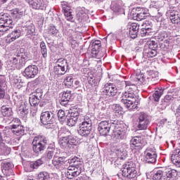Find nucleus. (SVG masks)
Instances as JSON below:
<instances>
[{
    "label": "nucleus",
    "instance_id": "1",
    "mask_svg": "<svg viewBox=\"0 0 180 180\" xmlns=\"http://www.w3.org/2000/svg\"><path fill=\"white\" fill-rule=\"evenodd\" d=\"M98 132L101 136H106L109 134L110 130L112 131V137L116 141L126 140V133L127 130L122 127V124H117V121L109 122V121H101L98 124Z\"/></svg>",
    "mask_w": 180,
    "mask_h": 180
},
{
    "label": "nucleus",
    "instance_id": "2",
    "mask_svg": "<svg viewBox=\"0 0 180 180\" xmlns=\"http://www.w3.org/2000/svg\"><path fill=\"white\" fill-rule=\"evenodd\" d=\"M126 91L122 94L120 102L123 103L129 110H134L139 104V98L134 94L137 91V86L131 82H124Z\"/></svg>",
    "mask_w": 180,
    "mask_h": 180
},
{
    "label": "nucleus",
    "instance_id": "3",
    "mask_svg": "<svg viewBox=\"0 0 180 180\" xmlns=\"http://www.w3.org/2000/svg\"><path fill=\"white\" fill-rule=\"evenodd\" d=\"M46 144H47V139L46 136H39L34 138L32 141V150L36 154H40L41 151L46 150Z\"/></svg>",
    "mask_w": 180,
    "mask_h": 180
},
{
    "label": "nucleus",
    "instance_id": "4",
    "mask_svg": "<svg viewBox=\"0 0 180 180\" xmlns=\"http://www.w3.org/2000/svg\"><path fill=\"white\" fill-rule=\"evenodd\" d=\"M12 18L8 14H0V32H12Z\"/></svg>",
    "mask_w": 180,
    "mask_h": 180
},
{
    "label": "nucleus",
    "instance_id": "5",
    "mask_svg": "<svg viewBox=\"0 0 180 180\" xmlns=\"http://www.w3.org/2000/svg\"><path fill=\"white\" fill-rule=\"evenodd\" d=\"M70 134V131L67 130L65 128H62L58 131V136L60 137L58 141V144L62 148H66V150H69L68 137Z\"/></svg>",
    "mask_w": 180,
    "mask_h": 180
},
{
    "label": "nucleus",
    "instance_id": "6",
    "mask_svg": "<svg viewBox=\"0 0 180 180\" xmlns=\"http://www.w3.org/2000/svg\"><path fill=\"white\" fill-rule=\"evenodd\" d=\"M173 25H180V14L176 8H170L166 13Z\"/></svg>",
    "mask_w": 180,
    "mask_h": 180
},
{
    "label": "nucleus",
    "instance_id": "7",
    "mask_svg": "<svg viewBox=\"0 0 180 180\" xmlns=\"http://www.w3.org/2000/svg\"><path fill=\"white\" fill-rule=\"evenodd\" d=\"M56 115L51 111H45L41 114L40 120L42 124H53L56 119Z\"/></svg>",
    "mask_w": 180,
    "mask_h": 180
},
{
    "label": "nucleus",
    "instance_id": "8",
    "mask_svg": "<svg viewBox=\"0 0 180 180\" xmlns=\"http://www.w3.org/2000/svg\"><path fill=\"white\" fill-rule=\"evenodd\" d=\"M11 61L17 70H20V68L25 67L26 65V58L23 57V54L22 53L14 56Z\"/></svg>",
    "mask_w": 180,
    "mask_h": 180
},
{
    "label": "nucleus",
    "instance_id": "9",
    "mask_svg": "<svg viewBox=\"0 0 180 180\" xmlns=\"http://www.w3.org/2000/svg\"><path fill=\"white\" fill-rule=\"evenodd\" d=\"M143 161L148 164H154L157 161V153L152 148H148L144 152Z\"/></svg>",
    "mask_w": 180,
    "mask_h": 180
},
{
    "label": "nucleus",
    "instance_id": "10",
    "mask_svg": "<svg viewBox=\"0 0 180 180\" xmlns=\"http://www.w3.org/2000/svg\"><path fill=\"white\" fill-rule=\"evenodd\" d=\"M103 94L107 96H116L117 87L112 83H107L103 88Z\"/></svg>",
    "mask_w": 180,
    "mask_h": 180
},
{
    "label": "nucleus",
    "instance_id": "11",
    "mask_svg": "<svg viewBox=\"0 0 180 180\" xmlns=\"http://www.w3.org/2000/svg\"><path fill=\"white\" fill-rule=\"evenodd\" d=\"M79 117V112L78 110H73L70 115L67 117L66 120L65 121L66 124L70 127H72L75 124H77V122H78V118Z\"/></svg>",
    "mask_w": 180,
    "mask_h": 180
},
{
    "label": "nucleus",
    "instance_id": "12",
    "mask_svg": "<svg viewBox=\"0 0 180 180\" xmlns=\"http://www.w3.org/2000/svg\"><path fill=\"white\" fill-rule=\"evenodd\" d=\"M82 171V169L80 167H75L72 165L68 167L67 172H65V175L68 179H72V178L78 176Z\"/></svg>",
    "mask_w": 180,
    "mask_h": 180
},
{
    "label": "nucleus",
    "instance_id": "13",
    "mask_svg": "<svg viewBox=\"0 0 180 180\" xmlns=\"http://www.w3.org/2000/svg\"><path fill=\"white\" fill-rule=\"evenodd\" d=\"M39 73V68L36 65H29L24 72L23 75L25 78H34Z\"/></svg>",
    "mask_w": 180,
    "mask_h": 180
},
{
    "label": "nucleus",
    "instance_id": "14",
    "mask_svg": "<svg viewBox=\"0 0 180 180\" xmlns=\"http://www.w3.org/2000/svg\"><path fill=\"white\" fill-rule=\"evenodd\" d=\"M122 175L125 178H134L136 176V169L130 167V165L126 164L122 170Z\"/></svg>",
    "mask_w": 180,
    "mask_h": 180
},
{
    "label": "nucleus",
    "instance_id": "15",
    "mask_svg": "<svg viewBox=\"0 0 180 180\" xmlns=\"http://www.w3.org/2000/svg\"><path fill=\"white\" fill-rule=\"evenodd\" d=\"M131 150H139L143 145V138L141 136H134L129 141Z\"/></svg>",
    "mask_w": 180,
    "mask_h": 180
},
{
    "label": "nucleus",
    "instance_id": "16",
    "mask_svg": "<svg viewBox=\"0 0 180 180\" xmlns=\"http://www.w3.org/2000/svg\"><path fill=\"white\" fill-rule=\"evenodd\" d=\"M20 34H22L19 28H17L12 31L10 34L7 35L6 37V43H12L15 41L17 39H19L20 37Z\"/></svg>",
    "mask_w": 180,
    "mask_h": 180
},
{
    "label": "nucleus",
    "instance_id": "17",
    "mask_svg": "<svg viewBox=\"0 0 180 180\" xmlns=\"http://www.w3.org/2000/svg\"><path fill=\"white\" fill-rule=\"evenodd\" d=\"M65 157H59L58 158H54L52 160V164L58 169H61L65 165Z\"/></svg>",
    "mask_w": 180,
    "mask_h": 180
},
{
    "label": "nucleus",
    "instance_id": "18",
    "mask_svg": "<svg viewBox=\"0 0 180 180\" xmlns=\"http://www.w3.org/2000/svg\"><path fill=\"white\" fill-rule=\"evenodd\" d=\"M159 73L158 71L150 70L148 72L146 79L149 84H154L158 81Z\"/></svg>",
    "mask_w": 180,
    "mask_h": 180
},
{
    "label": "nucleus",
    "instance_id": "19",
    "mask_svg": "<svg viewBox=\"0 0 180 180\" xmlns=\"http://www.w3.org/2000/svg\"><path fill=\"white\" fill-rule=\"evenodd\" d=\"M32 5L33 9H41V11H44L47 8V4L44 2V0H34L32 1Z\"/></svg>",
    "mask_w": 180,
    "mask_h": 180
},
{
    "label": "nucleus",
    "instance_id": "20",
    "mask_svg": "<svg viewBox=\"0 0 180 180\" xmlns=\"http://www.w3.org/2000/svg\"><path fill=\"white\" fill-rule=\"evenodd\" d=\"M69 150L71 153H75L78 148V142L77 139L70 136H68Z\"/></svg>",
    "mask_w": 180,
    "mask_h": 180
},
{
    "label": "nucleus",
    "instance_id": "21",
    "mask_svg": "<svg viewBox=\"0 0 180 180\" xmlns=\"http://www.w3.org/2000/svg\"><path fill=\"white\" fill-rule=\"evenodd\" d=\"M139 29L140 26L136 23L131 24L129 27V36L131 39H136V37H137V33Z\"/></svg>",
    "mask_w": 180,
    "mask_h": 180
},
{
    "label": "nucleus",
    "instance_id": "22",
    "mask_svg": "<svg viewBox=\"0 0 180 180\" xmlns=\"http://www.w3.org/2000/svg\"><path fill=\"white\" fill-rule=\"evenodd\" d=\"M101 41L96 40L91 43L89 48L91 50L93 54H98L99 53V49H101Z\"/></svg>",
    "mask_w": 180,
    "mask_h": 180
},
{
    "label": "nucleus",
    "instance_id": "23",
    "mask_svg": "<svg viewBox=\"0 0 180 180\" xmlns=\"http://www.w3.org/2000/svg\"><path fill=\"white\" fill-rule=\"evenodd\" d=\"M11 131L15 136H25V127L22 125H14V128L11 129Z\"/></svg>",
    "mask_w": 180,
    "mask_h": 180
},
{
    "label": "nucleus",
    "instance_id": "24",
    "mask_svg": "<svg viewBox=\"0 0 180 180\" xmlns=\"http://www.w3.org/2000/svg\"><path fill=\"white\" fill-rule=\"evenodd\" d=\"M172 161L176 167L180 168V149H176L174 154L172 155Z\"/></svg>",
    "mask_w": 180,
    "mask_h": 180
},
{
    "label": "nucleus",
    "instance_id": "25",
    "mask_svg": "<svg viewBox=\"0 0 180 180\" xmlns=\"http://www.w3.org/2000/svg\"><path fill=\"white\" fill-rule=\"evenodd\" d=\"M72 96V95H71V91H64L62 95L60 104L63 105L64 106L65 105H67V103L70 102V99H71Z\"/></svg>",
    "mask_w": 180,
    "mask_h": 180
},
{
    "label": "nucleus",
    "instance_id": "26",
    "mask_svg": "<svg viewBox=\"0 0 180 180\" xmlns=\"http://www.w3.org/2000/svg\"><path fill=\"white\" fill-rule=\"evenodd\" d=\"M164 174L165 176L174 180H176V176H178V172L176 170L169 168L166 169Z\"/></svg>",
    "mask_w": 180,
    "mask_h": 180
},
{
    "label": "nucleus",
    "instance_id": "27",
    "mask_svg": "<svg viewBox=\"0 0 180 180\" xmlns=\"http://www.w3.org/2000/svg\"><path fill=\"white\" fill-rule=\"evenodd\" d=\"M6 86V82H5V77L0 76V99L5 98V87Z\"/></svg>",
    "mask_w": 180,
    "mask_h": 180
},
{
    "label": "nucleus",
    "instance_id": "28",
    "mask_svg": "<svg viewBox=\"0 0 180 180\" xmlns=\"http://www.w3.org/2000/svg\"><path fill=\"white\" fill-rule=\"evenodd\" d=\"M2 172L5 175H8L11 168H12V163L4 161L1 163Z\"/></svg>",
    "mask_w": 180,
    "mask_h": 180
},
{
    "label": "nucleus",
    "instance_id": "29",
    "mask_svg": "<svg viewBox=\"0 0 180 180\" xmlns=\"http://www.w3.org/2000/svg\"><path fill=\"white\" fill-rule=\"evenodd\" d=\"M11 153V148L5 143H0V155H8Z\"/></svg>",
    "mask_w": 180,
    "mask_h": 180
},
{
    "label": "nucleus",
    "instance_id": "30",
    "mask_svg": "<svg viewBox=\"0 0 180 180\" xmlns=\"http://www.w3.org/2000/svg\"><path fill=\"white\" fill-rule=\"evenodd\" d=\"M69 162L72 164L74 167H79L80 169H82V165H84V162L81 160V159L75 157L70 160Z\"/></svg>",
    "mask_w": 180,
    "mask_h": 180
},
{
    "label": "nucleus",
    "instance_id": "31",
    "mask_svg": "<svg viewBox=\"0 0 180 180\" xmlns=\"http://www.w3.org/2000/svg\"><path fill=\"white\" fill-rule=\"evenodd\" d=\"M56 65H58L59 67H62L65 70H68L70 68V65L68 64V61L64 58H59L56 63Z\"/></svg>",
    "mask_w": 180,
    "mask_h": 180
},
{
    "label": "nucleus",
    "instance_id": "32",
    "mask_svg": "<svg viewBox=\"0 0 180 180\" xmlns=\"http://www.w3.org/2000/svg\"><path fill=\"white\" fill-rule=\"evenodd\" d=\"M111 9L115 13H119L120 12H123V9L122 8V6L117 1H113L111 4Z\"/></svg>",
    "mask_w": 180,
    "mask_h": 180
},
{
    "label": "nucleus",
    "instance_id": "33",
    "mask_svg": "<svg viewBox=\"0 0 180 180\" xmlns=\"http://www.w3.org/2000/svg\"><path fill=\"white\" fill-rule=\"evenodd\" d=\"M1 113L3 116H6L7 117H9V116H12V115H13V112H12V108L6 105H3L1 107Z\"/></svg>",
    "mask_w": 180,
    "mask_h": 180
},
{
    "label": "nucleus",
    "instance_id": "34",
    "mask_svg": "<svg viewBox=\"0 0 180 180\" xmlns=\"http://www.w3.org/2000/svg\"><path fill=\"white\" fill-rule=\"evenodd\" d=\"M53 71L56 75H64V74H65L68 70L61 66H58V65H56V66L53 68Z\"/></svg>",
    "mask_w": 180,
    "mask_h": 180
},
{
    "label": "nucleus",
    "instance_id": "35",
    "mask_svg": "<svg viewBox=\"0 0 180 180\" xmlns=\"http://www.w3.org/2000/svg\"><path fill=\"white\" fill-rule=\"evenodd\" d=\"M43 160L41 159H39L34 162H30L28 164V167H30L29 171H33V169H35L36 168H39L40 165H43Z\"/></svg>",
    "mask_w": 180,
    "mask_h": 180
},
{
    "label": "nucleus",
    "instance_id": "36",
    "mask_svg": "<svg viewBox=\"0 0 180 180\" xmlns=\"http://www.w3.org/2000/svg\"><path fill=\"white\" fill-rule=\"evenodd\" d=\"M80 127L92 130V120L89 118L84 119V122L81 124Z\"/></svg>",
    "mask_w": 180,
    "mask_h": 180
},
{
    "label": "nucleus",
    "instance_id": "37",
    "mask_svg": "<svg viewBox=\"0 0 180 180\" xmlns=\"http://www.w3.org/2000/svg\"><path fill=\"white\" fill-rule=\"evenodd\" d=\"M153 28L151 27H145L142 28L140 31V34L142 37H144L146 36H151L153 34Z\"/></svg>",
    "mask_w": 180,
    "mask_h": 180
},
{
    "label": "nucleus",
    "instance_id": "38",
    "mask_svg": "<svg viewBox=\"0 0 180 180\" xmlns=\"http://www.w3.org/2000/svg\"><path fill=\"white\" fill-rule=\"evenodd\" d=\"M134 20H138L140 22L141 20H144L146 18V13H132Z\"/></svg>",
    "mask_w": 180,
    "mask_h": 180
},
{
    "label": "nucleus",
    "instance_id": "39",
    "mask_svg": "<svg viewBox=\"0 0 180 180\" xmlns=\"http://www.w3.org/2000/svg\"><path fill=\"white\" fill-rule=\"evenodd\" d=\"M91 129H88L87 128H83L82 127H79L78 134L83 137H87V136H89L91 134Z\"/></svg>",
    "mask_w": 180,
    "mask_h": 180
},
{
    "label": "nucleus",
    "instance_id": "40",
    "mask_svg": "<svg viewBox=\"0 0 180 180\" xmlns=\"http://www.w3.org/2000/svg\"><path fill=\"white\" fill-rule=\"evenodd\" d=\"M148 124H150V120L139 122L138 129L139 130H147Z\"/></svg>",
    "mask_w": 180,
    "mask_h": 180
},
{
    "label": "nucleus",
    "instance_id": "41",
    "mask_svg": "<svg viewBox=\"0 0 180 180\" xmlns=\"http://www.w3.org/2000/svg\"><path fill=\"white\" fill-rule=\"evenodd\" d=\"M67 115H65V112L63 110H59L58 112V118L61 123H64L67 120Z\"/></svg>",
    "mask_w": 180,
    "mask_h": 180
},
{
    "label": "nucleus",
    "instance_id": "42",
    "mask_svg": "<svg viewBox=\"0 0 180 180\" xmlns=\"http://www.w3.org/2000/svg\"><path fill=\"white\" fill-rule=\"evenodd\" d=\"M19 111L22 115L25 116V115H27L29 113V105L26 103H22L20 106Z\"/></svg>",
    "mask_w": 180,
    "mask_h": 180
},
{
    "label": "nucleus",
    "instance_id": "43",
    "mask_svg": "<svg viewBox=\"0 0 180 180\" xmlns=\"http://www.w3.org/2000/svg\"><path fill=\"white\" fill-rule=\"evenodd\" d=\"M163 94H164L163 89H158L157 91H155L153 95L154 101L155 102H158V101H160V98H161V96H162Z\"/></svg>",
    "mask_w": 180,
    "mask_h": 180
},
{
    "label": "nucleus",
    "instance_id": "44",
    "mask_svg": "<svg viewBox=\"0 0 180 180\" xmlns=\"http://www.w3.org/2000/svg\"><path fill=\"white\" fill-rule=\"evenodd\" d=\"M40 49L42 57H44V58H47V46H46V43H44V41L40 43Z\"/></svg>",
    "mask_w": 180,
    "mask_h": 180
},
{
    "label": "nucleus",
    "instance_id": "45",
    "mask_svg": "<svg viewBox=\"0 0 180 180\" xmlns=\"http://www.w3.org/2000/svg\"><path fill=\"white\" fill-rule=\"evenodd\" d=\"M164 172L162 170H158L153 176V180H162L164 178Z\"/></svg>",
    "mask_w": 180,
    "mask_h": 180
},
{
    "label": "nucleus",
    "instance_id": "46",
    "mask_svg": "<svg viewBox=\"0 0 180 180\" xmlns=\"http://www.w3.org/2000/svg\"><path fill=\"white\" fill-rule=\"evenodd\" d=\"M163 5L164 0H153L150 4V6L157 9L158 8H161Z\"/></svg>",
    "mask_w": 180,
    "mask_h": 180
},
{
    "label": "nucleus",
    "instance_id": "47",
    "mask_svg": "<svg viewBox=\"0 0 180 180\" xmlns=\"http://www.w3.org/2000/svg\"><path fill=\"white\" fill-rule=\"evenodd\" d=\"M29 101L31 106H37L40 103V100L34 96H30Z\"/></svg>",
    "mask_w": 180,
    "mask_h": 180
},
{
    "label": "nucleus",
    "instance_id": "48",
    "mask_svg": "<svg viewBox=\"0 0 180 180\" xmlns=\"http://www.w3.org/2000/svg\"><path fill=\"white\" fill-rule=\"evenodd\" d=\"M132 13H148V9L147 8L137 7L132 10Z\"/></svg>",
    "mask_w": 180,
    "mask_h": 180
},
{
    "label": "nucleus",
    "instance_id": "49",
    "mask_svg": "<svg viewBox=\"0 0 180 180\" xmlns=\"http://www.w3.org/2000/svg\"><path fill=\"white\" fill-rule=\"evenodd\" d=\"M13 17L15 18V19H20L23 17V11H20V10L15 8L13 11Z\"/></svg>",
    "mask_w": 180,
    "mask_h": 180
},
{
    "label": "nucleus",
    "instance_id": "50",
    "mask_svg": "<svg viewBox=\"0 0 180 180\" xmlns=\"http://www.w3.org/2000/svg\"><path fill=\"white\" fill-rule=\"evenodd\" d=\"M145 55L148 56V58H153L157 56V51L155 49H149L147 51H145Z\"/></svg>",
    "mask_w": 180,
    "mask_h": 180
},
{
    "label": "nucleus",
    "instance_id": "51",
    "mask_svg": "<svg viewBox=\"0 0 180 180\" xmlns=\"http://www.w3.org/2000/svg\"><path fill=\"white\" fill-rule=\"evenodd\" d=\"M38 178L39 180H48L50 178V174L46 172H42L38 174Z\"/></svg>",
    "mask_w": 180,
    "mask_h": 180
},
{
    "label": "nucleus",
    "instance_id": "52",
    "mask_svg": "<svg viewBox=\"0 0 180 180\" xmlns=\"http://www.w3.org/2000/svg\"><path fill=\"white\" fill-rule=\"evenodd\" d=\"M10 126L11 127V129H14L15 127L14 126H21L22 124H20V120L18 119V118H13L11 122H10Z\"/></svg>",
    "mask_w": 180,
    "mask_h": 180
},
{
    "label": "nucleus",
    "instance_id": "53",
    "mask_svg": "<svg viewBox=\"0 0 180 180\" xmlns=\"http://www.w3.org/2000/svg\"><path fill=\"white\" fill-rule=\"evenodd\" d=\"M72 82H74V79L72 78V76H68L64 80V83L68 86H71L72 85Z\"/></svg>",
    "mask_w": 180,
    "mask_h": 180
},
{
    "label": "nucleus",
    "instance_id": "54",
    "mask_svg": "<svg viewBox=\"0 0 180 180\" xmlns=\"http://www.w3.org/2000/svg\"><path fill=\"white\" fill-rule=\"evenodd\" d=\"M49 34H51V36L54 34H57L58 33V30H57V28H56V26L51 25L48 30Z\"/></svg>",
    "mask_w": 180,
    "mask_h": 180
},
{
    "label": "nucleus",
    "instance_id": "55",
    "mask_svg": "<svg viewBox=\"0 0 180 180\" xmlns=\"http://www.w3.org/2000/svg\"><path fill=\"white\" fill-rule=\"evenodd\" d=\"M149 120L148 115L144 112H141L139 116V122H145Z\"/></svg>",
    "mask_w": 180,
    "mask_h": 180
},
{
    "label": "nucleus",
    "instance_id": "56",
    "mask_svg": "<svg viewBox=\"0 0 180 180\" xmlns=\"http://www.w3.org/2000/svg\"><path fill=\"white\" fill-rule=\"evenodd\" d=\"M32 96L39 99V101H41L43 92L40 89H37L36 92H34Z\"/></svg>",
    "mask_w": 180,
    "mask_h": 180
},
{
    "label": "nucleus",
    "instance_id": "57",
    "mask_svg": "<svg viewBox=\"0 0 180 180\" xmlns=\"http://www.w3.org/2000/svg\"><path fill=\"white\" fill-rule=\"evenodd\" d=\"M26 32L28 33V34H33L34 33V25L31 24L26 27Z\"/></svg>",
    "mask_w": 180,
    "mask_h": 180
},
{
    "label": "nucleus",
    "instance_id": "58",
    "mask_svg": "<svg viewBox=\"0 0 180 180\" xmlns=\"http://www.w3.org/2000/svg\"><path fill=\"white\" fill-rule=\"evenodd\" d=\"M88 81H89V84L91 86H96V85H98V81L95 77H89Z\"/></svg>",
    "mask_w": 180,
    "mask_h": 180
},
{
    "label": "nucleus",
    "instance_id": "59",
    "mask_svg": "<svg viewBox=\"0 0 180 180\" xmlns=\"http://www.w3.org/2000/svg\"><path fill=\"white\" fill-rule=\"evenodd\" d=\"M65 16L67 20H69L70 22H72L73 18H72V14H71V12L65 11Z\"/></svg>",
    "mask_w": 180,
    "mask_h": 180
},
{
    "label": "nucleus",
    "instance_id": "60",
    "mask_svg": "<svg viewBox=\"0 0 180 180\" xmlns=\"http://www.w3.org/2000/svg\"><path fill=\"white\" fill-rule=\"evenodd\" d=\"M53 155H54V149H51L47 152L46 158H48V160H51Z\"/></svg>",
    "mask_w": 180,
    "mask_h": 180
},
{
    "label": "nucleus",
    "instance_id": "61",
    "mask_svg": "<svg viewBox=\"0 0 180 180\" xmlns=\"http://www.w3.org/2000/svg\"><path fill=\"white\" fill-rule=\"evenodd\" d=\"M112 109L116 113H119V112L122 111V107H120L119 105H114L112 106Z\"/></svg>",
    "mask_w": 180,
    "mask_h": 180
},
{
    "label": "nucleus",
    "instance_id": "62",
    "mask_svg": "<svg viewBox=\"0 0 180 180\" xmlns=\"http://www.w3.org/2000/svg\"><path fill=\"white\" fill-rule=\"evenodd\" d=\"M155 18L158 22H161L162 20V13L158 12V14L155 15Z\"/></svg>",
    "mask_w": 180,
    "mask_h": 180
},
{
    "label": "nucleus",
    "instance_id": "63",
    "mask_svg": "<svg viewBox=\"0 0 180 180\" xmlns=\"http://www.w3.org/2000/svg\"><path fill=\"white\" fill-rule=\"evenodd\" d=\"M71 46L73 49H77L78 46V42H77L75 40H72L71 41Z\"/></svg>",
    "mask_w": 180,
    "mask_h": 180
},
{
    "label": "nucleus",
    "instance_id": "64",
    "mask_svg": "<svg viewBox=\"0 0 180 180\" xmlns=\"http://www.w3.org/2000/svg\"><path fill=\"white\" fill-rule=\"evenodd\" d=\"M162 180H175V179H172L171 177H168V176L164 175L163 178L162 179Z\"/></svg>",
    "mask_w": 180,
    "mask_h": 180
}]
</instances>
